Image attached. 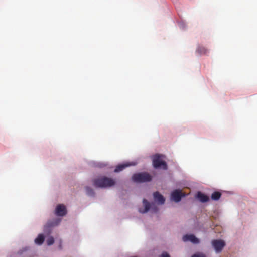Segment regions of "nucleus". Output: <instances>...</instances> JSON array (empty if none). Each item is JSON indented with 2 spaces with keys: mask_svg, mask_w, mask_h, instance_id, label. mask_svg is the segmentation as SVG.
<instances>
[{
  "mask_svg": "<svg viewBox=\"0 0 257 257\" xmlns=\"http://www.w3.org/2000/svg\"><path fill=\"white\" fill-rule=\"evenodd\" d=\"M115 184L114 179L106 176L99 177L93 181V184L96 188H109L114 186Z\"/></svg>",
  "mask_w": 257,
  "mask_h": 257,
  "instance_id": "nucleus-1",
  "label": "nucleus"
},
{
  "mask_svg": "<svg viewBox=\"0 0 257 257\" xmlns=\"http://www.w3.org/2000/svg\"><path fill=\"white\" fill-rule=\"evenodd\" d=\"M132 180L137 183L149 182L152 180V176L146 172L139 173L132 176Z\"/></svg>",
  "mask_w": 257,
  "mask_h": 257,
  "instance_id": "nucleus-2",
  "label": "nucleus"
},
{
  "mask_svg": "<svg viewBox=\"0 0 257 257\" xmlns=\"http://www.w3.org/2000/svg\"><path fill=\"white\" fill-rule=\"evenodd\" d=\"M161 155L156 154L153 158V164L155 168L162 167L163 169L166 170L167 169V165L166 163L161 160Z\"/></svg>",
  "mask_w": 257,
  "mask_h": 257,
  "instance_id": "nucleus-3",
  "label": "nucleus"
},
{
  "mask_svg": "<svg viewBox=\"0 0 257 257\" xmlns=\"http://www.w3.org/2000/svg\"><path fill=\"white\" fill-rule=\"evenodd\" d=\"M212 245L214 247L215 251L217 253L220 252L224 247L225 246L224 241L221 239H214L211 242Z\"/></svg>",
  "mask_w": 257,
  "mask_h": 257,
  "instance_id": "nucleus-4",
  "label": "nucleus"
},
{
  "mask_svg": "<svg viewBox=\"0 0 257 257\" xmlns=\"http://www.w3.org/2000/svg\"><path fill=\"white\" fill-rule=\"evenodd\" d=\"M185 195L182 193L180 190H175L171 193V199L176 202H178L180 201L182 197Z\"/></svg>",
  "mask_w": 257,
  "mask_h": 257,
  "instance_id": "nucleus-5",
  "label": "nucleus"
},
{
  "mask_svg": "<svg viewBox=\"0 0 257 257\" xmlns=\"http://www.w3.org/2000/svg\"><path fill=\"white\" fill-rule=\"evenodd\" d=\"M67 213L65 206L63 204H59L55 209V214L59 216H63Z\"/></svg>",
  "mask_w": 257,
  "mask_h": 257,
  "instance_id": "nucleus-6",
  "label": "nucleus"
},
{
  "mask_svg": "<svg viewBox=\"0 0 257 257\" xmlns=\"http://www.w3.org/2000/svg\"><path fill=\"white\" fill-rule=\"evenodd\" d=\"M183 240L184 242L190 241L194 244H198L199 243V240L194 235H185L183 237Z\"/></svg>",
  "mask_w": 257,
  "mask_h": 257,
  "instance_id": "nucleus-7",
  "label": "nucleus"
},
{
  "mask_svg": "<svg viewBox=\"0 0 257 257\" xmlns=\"http://www.w3.org/2000/svg\"><path fill=\"white\" fill-rule=\"evenodd\" d=\"M155 200L160 204H163L165 199L163 195L160 194L158 192H156L153 194Z\"/></svg>",
  "mask_w": 257,
  "mask_h": 257,
  "instance_id": "nucleus-8",
  "label": "nucleus"
},
{
  "mask_svg": "<svg viewBox=\"0 0 257 257\" xmlns=\"http://www.w3.org/2000/svg\"><path fill=\"white\" fill-rule=\"evenodd\" d=\"M197 197L201 202L203 203L206 202L209 200V197L208 196L200 192H198L197 194Z\"/></svg>",
  "mask_w": 257,
  "mask_h": 257,
  "instance_id": "nucleus-9",
  "label": "nucleus"
},
{
  "mask_svg": "<svg viewBox=\"0 0 257 257\" xmlns=\"http://www.w3.org/2000/svg\"><path fill=\"white\" fill-rule=\"evenodd\" d=\"M143 203L144 205L145 208L144 210H142L141 209H139V212L142 213H145L148 211L150 209L151 205L149 202L146 199H144L143 200Z\"/></svg>",
  "mask_w": 257,
  "mask_h": 257,
  "instance_id": "nucleus-10",
  "label": "nucleus"
},
{
  "mask_svg": "<svg viewBox=\"0 0 257 257\" xmlns=\"http://www.w3.org/2000/svg\"><path fill=\"white\" fill-rule=\"evenodd\" d=\"M199 55H205L207 53L208 50L203 46H199L196 51Z\"/></svg>",
  "mask_w": 257,
  "mask_h": 257,
  "instance_id": "nucleus-11",
  "label": "nucleus"
},
{
  "mask_svg": "<svg viewBox=\"0 0 257 257\" xmlns=\"http://www.w3.org/2000/svg\"><path fill=\"white\" fill-rule=\"evenodd\" d=\"M45 237L43 234H40L38 237L35 239V242L38 245H41L44 241Z\"/></svg>",
  "mask_w": 257,
  "mask_h": 257,
  "instance_id": "nucleus-12",
  "label": "nucleus"
},
{
  "mask_svg": "<svg viewBox=\"0 0 257 257\" xmlns=\"http://www.w3.org/2000/svg\"><path fill=\"white\" fill-rule=\"evenodd\" d=\"M130 165H131V164H130L128 163L119 164L116 167V168L114 169V172H119L122 171V170H123L126 167H128Z\"/></svg>",
  "mask_w": 257,
  "mask_h": 257,
  "instance_id": "nucleus-13",
  "label": "nucleus"
},
{
  "mask_svg": "<svg viewBox=\"0 0 257 257\" xmlns=\"http://www.w3.org/2000/svg\"><path fill=\"white\" fill-rule=\"evenodd\" d=\"M221 196V193L219 191H215L212 193L211 196V198L213 200H218Z\"/></svg>",
  "mask_w": 257,
  "mask_h": 257,
  "instance_id": "nucleus-14",
  "label": "nucleus"
},
{
  "mask_svg": "<svg viewBox=\"0 0 257 257\" xmlns=\"http://www.w3.org/2000/svg\"><path fill=\"white\" fill-rule=\"evenodd\" d=\"M86 193L88 195L92 196V195H94V192L93 189H92L91 188H90L89 187H86Z\"/></svg>",
  "mask_w": 257,
  "mask_h": 257,
  "instance_id": "nucleus-15",
  "label": "nucleus"
},
{
  "mask_svg": "<svg viewBox=\"0 0 257 257\" xmlns=\"http://www.w3.org/2000/svg\"><path fill=\"white\" fill-rule=\"evenodd\" d=\"M54 242V238L52 236L51 237H49L47 239V243L48 245H51L52 244H53Z\"/></svg>",
  "mask_w": 257,
  "mask_h": 257,
  "instance_id": "nucleus-16",
  "label": "nucleus"
},
{
  "mask_svg": "<svg viewBox=\"0 0 257 257\" xmlns=\"http://www.w3.org/2000/svg\"><path fill=\"white\" fill-rule=\"evenodd\" d=\"M191 257H206V255L203 253H196L192 255Z\"/></svg>",
  "mask_w": 257,
  "mask_h": 257,
  "instance_id": "nucleus-17",
  "label": "nucleus"
},
{
  "mask_svg": "<svg viewBox=\"0 0 257 257\" xmlns=\"http://www.w3.org/2000/svg\"><path fill=\"white\" fill-rule=\"evenodd\" d=\"M59 223V221L53 223H48V225L50 226H53L57 225Z\"/></svg>",
  "mask_w": 257,
  "mask_h": 257,
  "instance_id": "nucleus-18",
  "label": "nucleus"
},
{
  "mask_svg": "<svg viewBox=\"0 0 257 257\" xmlns=\"http://www.w3.org/2000/svg\"><path fill=\"white\" fill-rule=\"evenodd\" d=\"M161 257H170V256L167 252H164L161 254Z\"/></svg>",
  "mask_w": 257,
  "mask_h": 257,
  "instance_id": "nucleus-19",
  "label": "nucleus"
},
{
  "mask_svg": "<svg viewBox=\"0 0 257 257\" xmlns=\"http://www.w3.org/2000/svg\"><path fill=\"white\" fill-rule=\"evenodd\" d=\"M153 209H154L155 212H156L158 211V209L156 207H155V208H153Z\"/></svg>",
  "mask_w": 257,
  "mask_h": 257,
  "instance_id": "nucleus-20",
  "label": "nucleus"
},
{
  "mask_svg": "<svg viewBox=\"0 0 257 257\" xmlns=\"http://www.w3.org/2000/svg\"><path fill=\"white\" fill-rule=\"evenodd\" d=\"M59 248H60V249L62 248L61 242H60V244L59 245Z\"/></svg>",
  "mask_w": 257,
  "mask_h": 257,
  "instance_id": "nucleus-21",
  "label": "nucleus"
}]
</instances>
